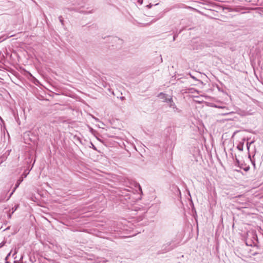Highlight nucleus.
<instances>
[{"label":"nucleus","instance_id":"obj_1","mask_svg":"<svg viewBox=\"0 0 263 263\" xmlns=\"http://www.w3.org/2000/svg\"><path fill=\"white\" fill-rule=\"evenodd\" d=\"M159 97L161 98L164 99L163 102L167 103V105L171 108H172L173 111L175 113H180L181 112V110L179 109L178 107H177L175 103L173 101L172 98L170 96H168L165 93H163L162 92H161L159 94Z\"/></svg>","mask_w":263,"mask_h":263},{"label":"nucleus","instance_id":"obj_2","mask_svg":"<svg viewBox=\"0 0 263 263\" xmlns=\"http://www.w3.org/2000/svg\"><path fill=\"white\" fill-rule=\"evenodd\" d=\"M23 181V177H20V178L17 180L16 183L15 185V187L13 189L12 192L10 193L9 197H10L12 194L14 193L16 189L19 186L20 184L21 183V182Z\"/></svg>","mask_w":263,"mask_h":263},{"label":"nucleus","instance_id":"obj_3","mask_svg":"<svg viewBox=\"0 0 263 263\" xmlns=\"http://www.w3.org/2000/svg\"><path fill=\"white\" fill-rule=\"evenodd\" d=\"M211 106L214 108H221L223 110H229V108L226 106L222 105H218L216 104L211 103Z\"/></svg>","mask_w":263,"mask_h":263},{"label":"nucleus","instance_id":"obj_4","mask_svg":"<svg viewBox=\"0 0 263 263\" xmlns=\"http://www.w3.org/2000/svg\"><path fill=\"white\" fill-rule=\"evenodd\" d=\"M237 148L238 150H239L240 151H243V144L242 143H239L237 146Z\"/></svg>","mask_w":263,"mask_h":263},{"label":"nucleus","instance_id":"obj_5","mask_svg":"<svg viewBox=\"0 0 263 263\" xmlns=\"http://www.w3.org/2000/svg\"><path fill=\"white\" fill-rule=\"evenodd\" d=\"M225 111H224L223 112L221 113V115L222 116H226V115H230V114H232L233 113V112H229L228 110H224Z\"/></svg>","mask_w":263,"mask_h":263},{"label":"nucleus","instance_id":"obj_6","mask_svg":"<svg viewBox=\"0 0 263 263\" xmlns=\"http://www.w3.org/2000/svg\"><path fill=\"white\" fill-rule=\"evenodd\" d=\"M29 171H28V172H27V171H25V172L23 173V174L22 175V176L21 177H23V179L24 178H26L27 177V176L28 175V174H29Z\"/></svg>","mask_w":263,"mask_h":263},{"label":"nucleus","instance_id":"obj_7","mask_svg":"<svg viewBox=\"0 0 263 263\" xmlns=\"http://www.w3.org/2000/svg\"><path fill=\"white\" fill-rule=\"evenodd\" d=\"M59 20L62 25H64V19L62 16H59Z\"/></svg>","mask_w":263,"mask_h":263},{"label":"nucleus","instance_id":"obj_8","mask_svg":"<svg viewBox=\"0 0 263 263\" xmlns=\"http://www.w3.org/2000/svg\"><path fill=\"white\" fill-rule=\"evenodd\" d=\"M235 165H238L240 167H241L240 166V161L238 160V159L236 157L235 158Z\"/></svg>","mask_w":263,"mask_h":263},{"label":"nucleus","instance_id":"obj_9","mask_svg":"<svg viewBox=\"0 0 263 263\" xmlns=\"http://www.w3.org/2000/svg\"><path fill=\"white\" fill-rule=\"evenodd\" d=\"M18 207V205H16L14 206V207L12 208L11 210H12V214H13L16 210V209H17V208Z\"/></svg>","mask_w":263,"mask_h":263},{"label":"nucleus","instance_id":"obj_10","mask_svg":"<svg viewBox=\"0 0 263 263\" xmlns=\"http://www.w3.org/2000/svg\"><path fill=\"white\" fill-rule=\"evenodd\" d=\"M253 142V141H252V142H251L250 143L248 142V143H247V148H248V149H249L250 145H251Z\"/></svg>","mask_w":263,"mask_h":263},{"label":"nucleus","instance_id":"obj_11","mask_svg":"<svg viewBox=\"0 0 263 263\" xmlns=\"http://www.w3.org/2000/svg\"><path fill=\"white\" fill-rule=\"evenodd\" d=\"M177 246V245H173L171 247H170V249H173L175 248H176V247Z\"/></svg>","mask_w":263,"mask_h":263},{"label":"nucleus","instance_id":"obj_12","mask_svg":"<svg viewBox=\"0 0 263 263\" xmlns=\"http://www.w3.org/2000/svg\"><path fill=\"white\" fill-rule=\"evenodd\" d=\"M137 2L140 4H142L143 3V0H137Z\"/></svg>","mask_w":263,"mask_h":263},{"label":"nucleus","instance_id":"obj_13","mask_svg":"<svg viewBox=\"0 0 263 263\" xmlns=\"http://www.w3.org/2000/svg\"><path fill=\"white\" fill-rule=\"evenodd\" d=\"M177 34H175V35H174V36H173V40L174 41L175 40L176 37H177Z\"/></svg>","mask_w":263,"mask_h":263},{"label":"nucleus","instance_id":"obj_14","mask_svg":"<svg viewBox=\"0 0 263 263\" xmlns=\"http://www.w3.org/2000/svg\"><path fill=\"white\" fill-rule=\"evenodd\" d=\"M190 76H191V77L192 79H194V80H197L196 79V78L195 77H194L193 76H192V74H190Z\"/></svg>","mask_w":263,"mask_h":263},{"label":"nucleus","instance_id":"obj_15","mask_svg":"<svg viewBox=\"0 0 263 263\" xmlns=\"http://www.w3.org/2000/svg\"><path fill=\"white\" fill-rule=\"evenodd\" d=\"M91 145L92 146L93 149L95 150H97V148L95 147V146L94 145H93L92 143H91Z\"/></svg>","mask_w":263,"mask_h":263},{"label":"nucleus","instance_id":"obj_16","mask_svg":"<svg viewBox=\"0 0 263 263\" xmlns=\"http://www.w3.org/2000/svg\"><path fill=\"white\" fill-rule=\"evenodd\" d=\"M14 263H20V260H14Z\"/></svg>","mask_w":263,"mask_h":263},{"label":"nucleus","instance_id":"obj_17","mask_svg":"<svg viewBox=\"0 0 263 263\" xmlns=\"http://www.w3.org/2000/svg\"><path fill=\"white\" fill-rule=\"evenodd\" d=\"M249 169V167H247L246 168H245L244 170L246 171H247Z\"/></svg>","mask_w":263,"mask_h":263},{"label":"nucleus","instance_id":"obj_18","mask_svg":"<svg viewBox=\"0 0 263 263\" xmlns=\"http://www.w3.org/2000/svg\"><path fill=\"white\" fill-rule=\"evenodd\" d=\"M178 191L179 192V194L180 195L181 194V192H180V191H179V190L178 189Z\"/></svg>","mask_w":263,"mask_h":263},{"label":"nucleus","instance_id":"obj_19","mask_svg":"<svg viewBox=\"0 0 263 263\" xmlns=\"http://www.w3.org/2000/svg\"><path fill=\"white\" fill-rule=\"evenodd\" d=\"M15 253H16V251H15L14 253L13 254V256H14L15 255Z\"/></svg>","mask_w":263,"mask_h":263},{"label":"nucleus","instance_id":"obj_20","mask_svg":"<svg viewBox=\"0 0 263 263\" xmlns=\"http://www.w3.org/2000/svg\"><path fill=\"white\" fill-rule=\"evenodd\" d=\"M11 214H10V215H9V218H11Z\"/></svg>","mask_w":263,"mask_h":263},{"label":"nucleus","instance_id":"obj_21","mask_svg":"<svg viewBox=\"0 0 263 263\" xmlns=\"http://www.w3.org/2000/svg\"><path fill=\"white\" fill-rule=\"evenodd\" d=\"M10 255V253L9 254H8L7 257H8Z\"/></svg>","mask_w":263,"mask_h":263},{"label":"nucleus","instance_id":"obj_22","mask_svg":"<svg viewBox=\"0 0 263 263\" xmlns=\"http://www.w3.org/2000/svg\"><path fill=\"white\" fill-rule=\"evenodd\" d=\"M32 168H33V166H31V168L29 171H30L31 170Z\"/></svg>","mask_w":263,"mask_h":263},{"label":"nucleus","instance_id":"obj_23","mask_svg":"<svg viewBox=\"0 0 263 263\" xmlns=\"http://www.w3.org/2000/svg\"><path fill=\"white\" fill-rule=\"evenodd\" d=\"M92 11H88V13H91Z\"/></svg>","mask_w":263,"mask_h":263}]
</instances>
